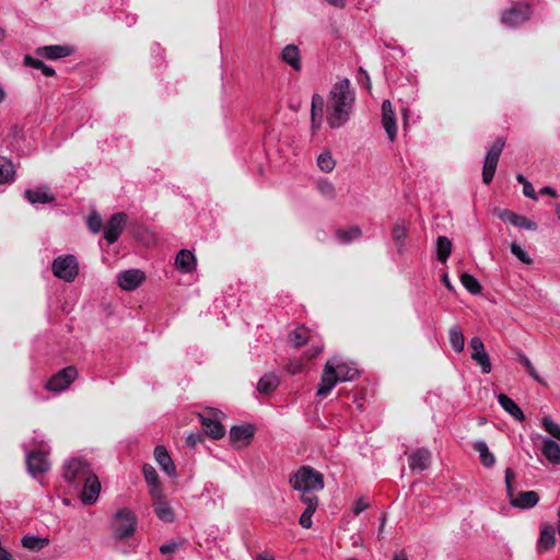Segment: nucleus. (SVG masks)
Here are the masks:
<instances>
[{"mask_svg":"<svg viewBox=\"0 0 560 560\" xmlns=\"http://www.w3.org/2000/svg\"><path fill=\"white\" fill-rule=\"evenodd\" d=\"M353 102L354 92L351 90L348 79H342L334 84L328 102V109L331 110L328 124L331 128H339L348 119Z\"/></svg>","mask_w":560,"mask_h":560,"instance_id":"1","label":"nucleus"},{"mask_svg":"<svg viewBox=\"0 0 560 560\" xmlns=\"http://www.w3.org/2000/svg\"><path fill=\"white\" fill-rule=\"evenodd\" d=\"M290 486L301 492L304 497H317L315 492L322 491L325 487L324 476L311 466H302L289 478Z\"/></svg>","mask_w":560,"mask_h":560,"instance_id":"2","label":"nucleus"},{"mask_svg":"<svg viewBox=\"0 0 560 560\" xmlns=\"http://www.w3.org/2000/svg\"><path fill=\"white\" fill-rule=\"evenodd\" d=\"M515 480V472L512 468L505 469V487L506 495L510 503L518 509L526 510L534 508L539 501V494L536 491H521L517 495H514L513 481Z\"/></svg>","mask_w":560,"mask_h":560,"instance_id":"3","label":"nucleus"},{"mask_svg":"<svg viewBox=\"0 0 560 560\" xmlns=\"http://www.w3.org/2000/svg\"><path fill=\"white\" fill-rule=\"evenodd\" d=\"M137 523V516L131 510L127 508L119 509L115 513L110 525L114 538L122 540L130 537L136 532Z\"/></svg>","mask_w":560,"mask_h":560,"instance_id":"4","label":"nucleus"},{"mask_svg":"<svg viewBox=\"0 0 560 560\" xmlns=\"http://www.w3.org/2000/svg\"><path fill=\"white\" fill-rule=\"evenodd\" d=\"M52 273L66 282H73L79 273V264L73 255H61L54 259Z\"/></svg>","mask_w":560,"mask_h":560,"instance_id":"5","label":"nucleus"},{"mask_svg":"<svg viewBox=\"0 0 560 560\" xmlns=\"http://www.w3.org/2000/svg\"><path fill=\"white\" fill-rule=\"evenodd\" d=\"M91 472L89 464L80 459H71L63 467L65 480L75 490L81 488Z\"/></svg>","mask_w":560,"mask_h":560,"instance_id":"6","label":"nucleus"},{"mask_svg":"<svg viewBox=\"0 0 560 560\" xmlns=\"http://www.w3.org/2000/svg\"><path fill=\"white\" fill-rule=\"evenodd\" d=\"M224 417L221 410L214 408H207L205 413H199L205 432L214 440L221 439L225 434V429L221 424Z\"/></svg>","mask_w":560,"mask_h":560,"instance_id":"7","label":"nucleus"},{"mask_svg":"<svg viewBox=\"0 0 560 560\" xmlns=\"http://www.w3.org/2000/svg\"><path fill=\"white\" fill-rule=\"evenodd\" d=\"M504 145L505 139L503 137H498L490 147L482 167L483 184L489 185L492 182Z\"/></svg>","mask_w":560,"mask_h":560,"instance_id":"8","label":"nucleus"},{"mask_svg":"<svg viewBox=\"0 0 560 560\" xmlns=\"http://www.w3.org/2000/svg\"><path fill=\"white\" fill-rule=\"evenodd\" d=\"M532 10L529 4L517 2L513 3L501 14V22L506 26H516L529 20Z\"/></svg>","mask_w":560,"mask_h":560,"instance_id":"9","label":"nucleus"},{"mask_svg":"<svg viewBox=\"0 0 560 560\" xmlns=\"http://www.w3.org/2000/svg\"><path fill=\"white\" fill-rule=\"evenodd\" d=\"M78 371L74 366H67L52 375L46 384L49 392H62L77 378Z\"/></svg>","mask_w":560,"mask_h":560,"instance_id":"10","label":"nucleus"},{"mask_svg":"<svg viewBox=\"0 0 560 560\" xmlns=\"http://www.w3.org/2000/svg\"><path fill=\"white\" fill-rule=\"evenodd\" d=\"M26 466L33 477L47 472L50 469L47 453L43 450L28 452L26 454Z\"/></svg>","mask_w":560,"mask_h":560,"instance_id":"11","label":"nucleus"},{"mask_svg":"<svg viewBox=\"0 0 560 560\" xmlns=\"http://www.w3.org/2000/svg\"><path fill=\"white\" fill-rule=\"evenodd\" d=\"M127 215L124 212L113 214L104 228V238L114 244L120 236L126 224Z\"/></svg>","mask_w":560,"mask_h":560,"instance_id":"12","label":"nucleus"},{"mask_svg":"<svg viewBox=\"0 0 560 560\" xmlns=\"http://www.w3.org/2000/svg\"><path fill=\"white\" fill-rule=\"evenodd\" d=\"M469 346L471 348V359L481 368L482 373L491 372V362L485 345L479 337L471 338Z\"/></svg>","mask_w":560,"mask_h":560,"instance_id":"13","label":"nucleus"},{"mask_svg":"<svg viewBox=\"0 0 560 560\" xmlns=\"http://www.w3.org/2000/svg\"><path fill=\"white\" fill-rule=\"evenodd\" d=\"M145 275L140 269H128L117 276L118 285L125 291H133L144 281Z\"/></svg>","mask_w":560,"mask_h":560,"instance_id":"14","label":"nucleus"},{"mask_svg":"<svg viewBox=\"0 0 560 560\" xmlns=\"http://www.w3.org/2000/svg\"><path fill=\"white\" fill-rule=\"evenodd\" d=\"M81 488H82L81 494H80L81 501L84 504H89V505L94 504L97 501L98 494L101 491V482H100L97 476H95L94 474L91 472L89 475V478H86L82 482Z\"/></svg>","mask_w":560,"mask_h":560,"instance_id":"15","label":"nucleus"},{"mask_svg":"<svg viewBox=\"0 0 560 560\" xmlns=\"http://www.w3.org/2000/svg\"><path fill=\"white\" fill-rule=\"evenodd\" d=\"M152 500V505L154 508V512L158 516V518L164 523H172L174 522V513L168 504V502L165 500L163 492L154 491L153 495H150Z\"/></svg>","mask_w":560,"mask_h":560,"instance_id":"16","label":"nucleus"},{"mask_svg":"<svg viewBox=\"0 0 560 560\" xmlns=\"http://www.w3.org/2000/svg\"><path fill=\"white\" fill-rule=\"evenodd\" d=\"M337 382H339V380L335 365L328 361L324 368L316 395L318 397L327 396L329 392L335 387Z\"/></svg>","mask_w":560,"mask_h":560,"instance_id":"17","label":"nucleus"},{"mask_svg":"<svg viewBox=\"0 0 560 560\" xmlns=\"http://www.w3.org/2000/svg\"><path fill=\"white\" fill-rule=\"evenodd\" d=\"M74 49L68 45H49L36 48L35 54L40 58L57 60L71 56Z\"/></svg>","mask_w":560,"mask_h":560,"instance_id":"18","label":"nucleus"},{"mask_svg":"<svg viewBox=\"0 0 560 560\" xmlns=\"http://www.w3.org/2000/svg\"><path fill=\"white\" fill-rule=\"evenodd\" d=\"M382 124L390 141L396 138L397 127L393 105L388 100L382 104Z\"/></svg>","mask_w":560,"mask_h":560,"instance_id":"19","label":"nucleus"},{"mask_svg":"<svg viewBox=\"0 0 560 560\" xmlns=\"http://www.w3.org/2000/svg\"><path fill=\"white\" fill-rule=\"evenodd\" d=\"M175 268L183 273H190L197 267L196 256L188 249H180L175 257Z\"/></svg>","mask_w":560,"mask_h":560,"instance_id":"20","label":"nucleus"},{"mask_svg":"<svg viewBox=\"0 0 560 560\" xmlns=\"http://www.w3.org/2000/svg\"><path fill=\"white\" fill-rule=\"evenodd\" d=\"M409 231V222L405 219H398L392 229V237L397 246V252L399 254L404 253L405 249V241Z\"/></svg>","mask_w":560,"mask_h":560,"instance_id":"21","label":"nucleus"},{"mask_svg":"<svg viewBox=\"0 0 560 560\" xmlns=\"http://www.w3.org/2000/svg\"><path fill=\"white\" fill-rule=\"evenodd\" d=\"M154 458L160 465L161 469L168 476L174 477L176 475L175 465L168 455L166 448L162 445H158L154 450Z\"/></svg>","mask_w":560,"mask_h":560,"instance_id":"22","label":"nucleus"},{"mask_svg":"<svg viewBox=\"0 0 560 560\" xmlns=\"http://www.w3.org/2000/svg\"><path fill=\"white\" fill-rule=\"evenodd\" d=\"M431 463V454L425 448H419L409 456V467L415 471L425 470Z\"/></svg>","mask_w":560,"mask_h":560,"instance_id":"23","label":"nucleus"},{"mask_svg":"<svg viewBox=\"0 0 560 560\" xmlns=\"http://www.w3.org/2000/svg\"><path fill=\"white\" fill-rule=\"evenodd\" d=\"M500 218L504 221H508L509 223H511L514 226H518V228H522L525 230H533V231L537 230V224L534 221L527 219L524 215H521L513 211H510V210H504L500 214Z\"/></svg>","mask_w":560,"mask_h":560,"instance_id":"24","label":"nucleus"},{"mask_svg":"<svg viewBox=\"0 0 560 560\" xmlns=\"http://www.w3.org/2000/svg\"><path fill=\"white\" fill-rule=\"evenodd\" d=\"M24 196L32 205H46L55 201V196L49 192L47 187L38 189H26Z\"/></svg>","mask_w":560,"mask_h":560,"instance_id":"25","label":"nucleus"},{"mask_svg":"<svg viewBox=\"0 0 560 560\" xmlns=\"http://www.w3.org/2000/svg\"><path fill=\"white\" fill-rule=\"evenodd\" d=\"M301 501L306 504V509L300 516L299 523L303 528H311V526L313 524L312 516L318 506V498L317 497H304L303 499H301Z\"/></svg>","mask_w":560,"mask_h":560,"instance_id":"26","label":"nucleus"},{"mask_svg":"<svg viewBox=\"0 0 560 560\" xmlns=\"http://www.w3.org/2000/svg\"><path fill=\"white\" fill-rule=\"evenodd\" d=\"M282 60L291 66L295 71H300L302 68L301 65V54L300 49L296 45L290 44L287 45L281 52Z\"/></svg>","mask_w":560,"mask_h":560,"instance_id":"27","label":"nucleus"},{"mask_svg":"<svg viewBox=\"0 0 560 560\" xmlns=\"http://www.w3.org/2000/svg\"><path fill=\"white\" fill-rule=\"evenodd\" d=\"M556 544L555 528L549 525H545L540 530V537L538 540L537 549L539 552H545L551 549Z\"/></svg>","mask_w":560,"mask_h":560,"instance_id":"28","label":"nucleus"},{"mask_svg":"<svg viewBox=\"0 0 560 560\" xmlns=\"http://www.w3.org/2000/svg\"><path fill=\"white\" fill-rule=\"evenodd\" d=\"M142 472L145 479V482L149 487L150 495H153L154 491L163 492V489L160 485L159 475L155 468L149 464L143 465Z\"/></svg>","mask_w":560,"mask_h":560,"instance_id":"29","label":"nucleus"},{"mask_svg":"<svg viewBox=\"0 0 560 560\" xmlns=\"http://www.w3.org/2000/svg\"><path fill=\"white\" fill-rule=\"evenodd\" d=\"M498 401L500 406L509 412L512 417H514L518 421H523L525 419V416L522 411V409L517 406V404L505 394H500L498 396Z\"/></svg>","mask_w":560,"mask_h":560,"instance_id":"30","label":"nucleus"},{"mask_svg":"<svg viewBox=\"0 0 560 560\" xmlns=\"http://www.w3.org/2000/svg\"><path fill=\"white\" fill-rule=\"evenodd\" d=\"M541 453L551 464L560 465V445L553 440L544 441Z\"/></svg>","mask_w":560,"mask_h":560,"instance_id":"31","label":"nucleus"},{"mask_svg":"<svg viewBox=\"0 0 560 560\" xmlns=\"http://www.w3.org/2000/svg\"><path fill=\"white\" fill-rule=\"evenodd\" d=\"M21 544L24 548L31 551H39L49 545V539L46 537L25 535L23 536Z\"/></svg>","mask_w":560,"mask_h":560,"instance_id":"32","label":"nucleus"},{"mask_svg":"<svg viewBox=\"0 0 560 560\" xmlns=\"http://www.w3.org/2000/svg\"><path fill=\"white\" fill-rule=\"evenodd\" d=\"M474 450L479 453L481 464L490 468L495 463L494 455L489 451L488 445L483 441H477L474 443Z\"/></svg>","mask_w":560,"mask_h":560,"instance_id":"33","label":"nucleus"},{"mask_svg":"<svg viewBox=\"0 0 560 560\" xmlns=\"http://www.w3.org/2000/svg\"><path fill=\"white\" fill-rule=\"evenodd\" d=\"M452 242L446 236H439L436 240V258L445 264L452 253Z\"/></svg>","mask_w":560,"mask_h":560,"instance_id":"34","label":"nucleus"},{"mask_svg":"<svg viewBox=\"0 0 560 560\" xmlns=\"http://www.w3.org/2000/svg\"><path fill=\"white\" fill-rule=\"evenodd\" d=\"M448 340L454 351L462 352L465 347V338L462 328L457 325L448 329Z\"/></svg>","mask_w":560,"mask_h":560,"instance_id":"35","label":"nucleus"},{"mask_svg":"<svg viewBox=\"0 0 560 560\" xmlns=\"http://www.w3.org/2000/svg\"><path fill=\"white\" fill-rule=\"evenodd\" d=\"M15 168L7 158L0 156V184H7L14 180Z\"/></svg>","mask_w":560,"mask_h":560,"instance_id":"36","label":"nucleus"},{"mask_svg":"<svg viewBox=\"0 0 560 560\" xmlns=\"http://www.w3.org/2000/svg\"><path fill=\"white\" fill-rule=\"evenodd\" d=\"M310 339L308 329L304 326L296 328L291 331L288 337L289 343L294 348H300L304 346Z\"/></svg>","mask_w":560,"mask_h":560,"instance_id":"37","label":"nucleus"},{"mask_svg":"<svg viewBox=\"0 0 560 560\" xmlns=\"http://www.w3.org/2000/svg\"><path fill=\"white\" fill-rule=\"evenodd\" d=\"M279 386V380L275 374L264 375L257 383V390L260 394H270Z\"/></svg>","mask_w":560,"mask_h":560,"instance_id":"38","label":"nucleus"},{"mask_svg":"<svg viewBox=\"0 0 560 560\" xmlns=\"http://www.w3.org/2000/svg\"><path fill=\"white\" fill-rule=\"evenodd\" d=\"M24 63L27 67H31V68L39 70L45 77H54L55 73H56L55 70L51 67L47 66L40 59L34 58V57L28 56V55L25 56Z\"/></svg>","mask_w":560,"mask_h":560,"instance_id":"39","label":"nucleus"},{"mask_svg":"<svg viewBox=\"0 0 560 560\" xmlns=\"http://www.w3.org/2000/svg\"><path fill=\"white\" fill-rule=\"evenodd\" d=\"M463 287L471 294H479L482 291V287L479 281L470 273L463 272L459 277Z\"/></svg>","mask_w":560,"mask_h":560,"instance_id":"40","label":"nucleus"},{"mask_svg":"<svg viewBox=\"0 0 560 560\" xmlns=\"http://www.w3.org/2000/svg\"><path fill=\"white\" fill-rule=\"evenodd\" d=\"M317 191L326 199L332 200L336 197V188L327 178H320L316 183Z\"/></svg>","mask_w":560,"mask_h":560,"instance_id":"41","label":"nucleus"},{"mask_svg":"<svg viewBox=\"0 0 560 560\" xmlns=\"http://www.w3.org/2000/svg\"><path fill=\"white\" fill-rule=\"evenodd\" d=\"M361 235L362 231L357 225L351 226L348 230L339 229L336 232V236L338 237V240H340L345 244H348L351 241L359 238Z\"/></svg>","mask_w":560,"mask_h":560,"instance_id":"42","label":"nucleus"},{"mask_svg":"<svg viewBox=\"0 0 560 560\" xmlns=\"http://www.w3.org/2000/svg\"><path fill=\"white\" fill-rule=\"evenodd\" d=\"M317 165L320 171L330 173L336 166V161L332 159L329 151H324L317 158Z\"/></svg>","mask_w":560,"mask_h":560,"instance_id":"43","label":"nucleus"},{"mask_svg":"<svg viewBox=\"0 0 560 560\" xmlns=\"http://www.w3.org/2000/svg\"><path fill=\"white\" fill-rule=\"evenodd\" d=\"M518 362L526 369L527 373L539 384L545 385L546 382L538 375L530 360L522 352L517 353Z\"/></svg>","mask_w":560,"mask_h":560,"instance_id":"44","label":"nucleus"},{"mask_svg":"<svg viewBox=\"0 0 560 560\" xmlns=\"http://www.w3.org/2000/svg\"><path fill=\"white\" fill-rule=\"evenodd\" d=\"M338 380L341 382L351 381L358 374L357 369L351 368L347 364L335 365Z\"/></svg>","mask_w":560,"mask_h":560,"instance_id":"45","label":"nucleus"},{"mask_svg":"<svg viewBox=\"0 0 560 560\" xmlns=\"http://www.w3.org/2000/svg\"><path fill=\"white\" fill-rule=\"evenodd\" d=\"M324 108V98L319 94H314L312 97V108H311V116L313 122L315 121V118L317 115L322 116Z\"/></svg>","mask_w":560,"mask_h":560,"instance_id":"46","label":"nucleus"},{"mask_svg":"<svg viewBox=\"0 0 560 560\" xmlns=\"http://www.w3.org/2000/svg\"><path fill=\"white\" fill-rule=\"evenodd\" d=\"M544 429L555 439L560 441V425L553 422L549 417L542 418Z\"/></svg>","mask_w":560,"mask_h":560,"instance_id":"47","label":"nucleus"},{"mask_svg":"<svg viewBox=\"0 0 560 560\" xmlns=\"http://www.w3.org/2000/svg\"><path fill=\"white\" fill-rule=\"evenodd\" d=\"M511 252L523 264L530 265L533 262V259L529 257V255L515 242L511 244Z\"/></svg>","mask_w":560,"mask_h":560,"instance_id":"48","label":"nucleus"},{"mask_svg":"<svg viewBox=\"0 0 560 560\" xmlns=\"http://www.w3.org/2000/svg\"><path fill=\"white\" fill-rule=\"evenodd\" d=\"M103 221L98 213L93 212L88 218V226L93 233H98L102 229Z\"/></svg>","mask_w":560,"mask_h":560,"instance_id":"49","label":"nucleus"},{"mask_svg":"<svg viewBox=\"0 0 560 560\" xmlns=\"http://www.w3.org/2000/svg\"><path fill=\"white\" fill-rule=\"evenodd\" d=\"M245 439V425H234L230 431V440L233 443L241 442Z\"/></svg>","mask_w":560,"mask_h":560,"instance_id":"50","label":"nucleus"},{"mask_svg":"<svg viewBox=\"0 0 560 560\" xmlns=\"http://www.w3.org/2000/svg\"><path fill=\"white\" fill-rule=\"evenodd\" d=\"M180 546H182L180 542L171 540V541H167L160 546V552L162 555H171V553H174L175 551H177Z\"/></svg>","mask_w":560,"mask_h":560,"instance_id":"51","label":"nucleus"},{"mask_svg":"<svg viewBox=\"0 0 560 560\" xmlns=\"http://www.w3.org/2000/svg\"><path fill=\"white\" fill-rule=\"evenodd\" d=\"M523 194L527 198H530L533 200H537V194H536L533 185L529 182H525V185L523 186Z\"/></svg>","mask_w":560,"mask_h":560,"instance_id":"52","label":"nucleus"},{"mask_svg":"<svg viewBox=\"0 0 560 560\" xmlns=\"http://www.w3.org/2000/svg\"><path fill=\"white\" fill-rule=\"evenodd\" d=\"M369 508V503L364 502L363 499H359L357 502H355V505H354V509H353V513L355 515H359L361 512H363L364 510H366Z\"/></svg>","mask_w":560,"mask_h":560,"instance_id":"53","label":"nucleus"},{"mask_svg":"<svg viewBox=\"0 0 560 560\" xmlns=\"http://www.w3.org/2000/svg\"><path fill=\"white\" fill-rule=\"evenodd\" d=\"M201 441V435L200 434H189L187 436V443L190 445V446H195L198 442Z\"/></svg>","mask_w":560,"mask_h":560,"instance_id":"54","label":"nucleus"},{"mask_svg":"<svg viewBox=\"0 0 560 560\" xmlns=\"http://www.w3.org/2000/svg\"><path fill=\"white\" fill-rule=\"evenodd\" d=\"M359 73L364 77V86L370 91L372 88V84H371V80H370L368 72L363 68H360Z\"/></svg>","mask_w":560,"mask_h":560,"instance_id":"55","label":"nucleus"},{"mask_svg":"<svg viewBox=\"0 0 560 560\" xmlns=\"http://www.w3.org/2000/svg\"><path fill=\"white\" fill-rule=\"evenodd\" d=\"M256 432V427L252 423H247V445L250 443Z\"/></svg>","mask_w":560,"mask_h":560,"instance_id":"56","label":"nucleus"},{"mask_svg":"<svg viewBox=\"0 0 560 560\" xmlns=\"http://www.w3.org/2000/svg\"><path fill=\"white\" fill-rule=\"evenodd\" d=\"M539 192H540L541 195H548V196L553 197V198H556V197H557V192H556V190H555L553 188L549 187V186H545V187H542V188L539 190Z\"/></svg>","mask_w":560,"mask_h":560,"instance_id":"57","label":"nucleus"},{"mask_svg":"<svg viewBox=\"0 0 560 560\" xmlns=\"http://www.w3.org/2000/svg\"><path fill=\"white\" fill-rule=\"evenodd\" d=\"M254 560H275L273 556L268 552L257 553Z\"/></svg>","mask_w":560,"mask_h":560,"instance_id":"58","label":"nucleus"},{"mask_svg":"<svg viewBox=\"0 0 560 560\" xmlns=\"http://www.w3.org/2000/svg\"><path fill=\"white\" fill-rule=\"evenodd\" d=\"M0 560H15L7 549H0Z\"/></svg>","mask_w":560,"mask_h":560,"instance_id":"59","label":"nucleus"},{"mask_svg":"<svg viewBox=\"0 0 560 560\" xmlns=\"http://www.w3.org/2000/svg\"><path fill=\"white\" fill-rule=\"evenodd\" d=\"M329 4L342 9L346 5V0H326Z\"/></svg>","mask_w":560,"mask_h":560,"instance_id":"60","label":"nucleus"},{"mask_svg":"<svg viewBox=\"0 0 560 560\" xmlns=\"http://www.w3.org/2000/svg\"><path fill=\"white\" fill-rule=\"evenodd\" d=\"M443 283H444V285H445L450 291H453V290H454V287H453L452 282L450 281V278H448L447 273H444V275H443Z\"/></svg>","mask_w":560,"mask_h":560,"instance_id":"61","label":"nucleus"},{"mask_svg":"<svg viewBox=\"0 0 560 560\" xmlns=\"http://www.w3.org/2000/svg\"><path fill=\"white\" fill-rule=\"evenodd\" d=\"M393 560H408L405 552H398L394 556Z\"/></svg>","mask_w":560,"mask_h":560,"instance_id":"62","label":"nucleus"},{"mask_svg":"<svg viewBox=\"0 0 560 560\" xmlns=\"http://www.w3.org/2000/svg\"><path fill=\"white\" fill-rule=\"evenodd\" d=\"M516 180H517L520 184H522L523 186L525 185V182H528V180L525 178V176H524V175H522V174H517V175H516Z\"/></svg>","mask_w":560,"mask_h":560,"instance_id":"63","label":"nucleus"},{"mask_svg":"<svg viewBox=\"0 0 560 560\" xmlns=\"http://www.w3.org/2000/svg\"><path fill=\"white\" fill-rule=\"evenodd\" d=\"M42 443H43L42 436H39V435L36 433V436L34 438V444H39V445H42Z\"/></svg>","mask_w":560,"mask_h":560,"instance_id":"64","label":"nucleus"}]
</instances>
